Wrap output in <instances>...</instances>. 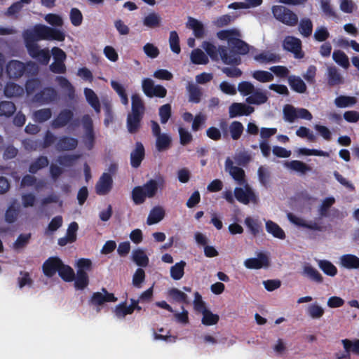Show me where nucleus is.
<instances>
[{
  "label": "nucleus",
  "mask_w": 359,
  "mask_h": 359,
  "mask_svg": "<svg viewBox=\"0 0 359 359\" xmlns=\"http://www.w3.org/2000/svg\"><path fill=\"white\" fill-rule=\"evenodd\" d=\"M302 275L318 284L323 282V277L321 273L309 263H306L304 265Z\"/></svg>",
  "instance_id": "obj_23"
},
{
  "label": "nucleus",
  "mask_w": 359,
  "mask_h": 359,
  "mask_svg": "<svg viewBox=\"0 0 359 359\" xmlns=\"http://www.w3.org/2000/svg\"><path fill=\"white\" fill-rule=\"evenodd\" d=\"M57 94L56 90L50 87L45 88L34 96L35 100L41 103L47 104L55 101Z\"/></svg>",
  "instance_id": "obj_24"
},
{
  "label": "nucleus",
  "mask_w": 359,
  "mask_h": 359,
  "mask_svg": "<svg viewBox=\"0 0 359 359\" xmlns=\"http://www.w3.org/2000/svg\"><path fill=\"white\" fill-rule=\"evenodd\" d=\"M49 163L46 156H41L32 162L29 167V172L32 174L36 173L39 170L48 166Z\"/></svg>",
  "instance_id": "obj_40"
},
{
  "label": "nucleus",
  "mask_w": 359,
  "mask_h": 359,
  "mask_svg": "<svg viewBox=\"0 0 359 359\" xmlns=\"http://www.w3.org/2000/svg\"><path fill=\"white\" fill-rule=\"evenodd\" d=\"M158 114L162 124H165L172 114V108L170 104H165L160 107Z\"/></svg>",
  "instance_id": "obj_61"
},
{
  "label": "nucleus",
  "mask_w": 359,
  "mask_h": 359,
  "mask_svg": "<svg viewBox=\"0 0 359 359\" xmlns=\"http://www.w3.org/2000/svg\"><path fill=\"white\" fill-rule=\"evenodd\" d=\"M100 292H93L89 299V304L93 306H102L107 302H116L118 299L114 293H110L105 287H102Z\"/></svg>",
  "instance_id": "obj_9"
},
{
  "label": "nucleus",
  "mask_w": 359,
  "mask_h": 359,
  "mask_svg": "<svg viewBox=\"0 0 359 359\" xmlns=\"http://www.w3.org/2000/svg\"><path fill=\"white\" fill-rule=\"evenodd\" d=\"M168 294L177 302H187V295L177 288L172 287L168 291Z\"/></svg>",
  "instance_id": "obj_59"
},
{
  "label": "nucleus",
  "mask_w": 359,
  "mask_h": 359,
  "mask_svg": "<svg viewBox=\"0 0 359 359\" xmlns=\"http://www.w3.org/2000/svg\"><path fill=\"white\" fill-rule=\"evenodd\" d=\"M74 113L71 109H64L61 110L56 118L51 122V126L54 129L61 128L69 124L73 119Z\"/></svg>",
  "instance_id": "obj_13"
},
{
  "label": "nucleus",
  "mask_w": 359,
  "mask_h": 359,
  "mask_svg": "<svg viewBox=\"0 0 359 359\" xmlns=\"http://www.w3.org/2000/svg\"><path fill=\"white\" fill-rule=\"evenodd\" d=\"M113 180L110 174L104 172L95 185L97 194L103 196L107 194L111 189Z\"/></svg>",
  "instance_id": "obj_14"
},
{
  "label": "nucleus",
  "mask_w": 359,
  "mask_h": 359,
  "mask_svg": "<svg viewBox=\"0 0 359 359\" xmlns=\"http://www.w3.org/2000/svg\"><path fill=\"white\" fill-rule=\"evenodd\" d=\"M283 116L286 121L293 123L297 118V111L290 104H286L283 107Z\"/></svg>",
  "instance_id": "obj_62"
},
{
  "label": "nucleus",
  "mask_w": 359,
  "mask_h": 359,
  "mask_svg": "<svg viewBox=\"0 0 359 359\" xmlns=\"http://www.w3.org/2000/svg\"><path fill=\"white\" fill-rule=\"evenodd\" d=\"M4 95L8 97H19L24 93V89L15 83H8L4 90Z\"/></svg>",
  "instance_id": "obj_32"
},
{
  "label": "nucleus",
  "mask_w": 359,
  "mask_h": 359,
  "mask_svg": "<svg viewBox=\"0 0 359 359\" xmlns=\"http://www.w3.org/2000/svg\"><path fill=\"white\" fill-rule=\"evenodd\" d=\"M203 48L213 61H218L220 58L224 64L233 66L239 65L242 62L240 56L229 55V49L224 46L217 48L213 43L205 41Z\"/></svg>",
  "instance_id": "obj_2"
},
{
  "label": "nucleus",
  "mask_w": 359,
  "mask_h": 359,
  "mask_svg": "<svg viewBox=\"0 0 359 359\" xmlns=\"http://www.w3.org/2000/svg\"><path fill=\"white\" fill-rule=\"evenodd\" d=\"M22 35L27 49L38 46L37 41H64L65 39L63 30L42 24H36L32 29L24 30Z\"/></svg>",
  "instance_id": "obj_1"
},
{
  "label": "nucleus",
  "mask_w": 359,
  "mask_h": 359,
  "mask_svg": "<svg viewBox=\"0 0 359 359\" xmlns=\"http://www.w3.org/2000/svg\"><path fill=\"white\" fill-rule=\"evenodd\" d=\"M245 190L241 187H236L234 189V196L241 203L248 205L250 202L255 204L258 203V198L254 191L246 183Z\"/></svg>",
  "instance_id": "obj_8"
},
{
  "label": "nucleus",
  "mask_w": 359,
  "mask_h": 359,
  "mask_svg": "<svg viewBox=\"0 0 359 359\" xmlns=\"http://www.w3.org/2000/svg\"><path fill=\"white\" fill-rule=\"evenodd\" d=\"M165 181L163 177H159L158 180H149L144 185L140 186L142 187L143 191L147 198H153L156 196L159 187H163Z\"/></svg>",
  "instance_id": "obj_18"
},
{
  "label": "nucleus",
  "mask_w": 359,
  "mask_h": 359,
  "mask_svg": "<svg viewBox=\"0 0 359 359\" xmlns=\"http://www.w3.org/2000/svg\"><path fill=\"white\" fill-rule=\"evenodd\" d=\"M78 145L77 139L68 136H62L59 138L55 144V149L59 151H72Z\"/></svg>",
  "instance_id": "obj_22"
},
{
  "label": "nucleus",
  "mask_w": 359,
  "mask_h": 359,
  "mask_svg": "<svg viewBox=\"0 0 359 359\" xmlns=\"http://www.w3.org/2000/svg\"><path fill=\"white\" fill-rule=\"evenodd\" d=\"M252 77L262 83L269 82L273 79V75L271 73L264 70L255 71L252 73Z\"/></svg>",
  "instance_id": "obj_64"
},
{
  "label": "nucleus",
  "mask_w": 359,
  "mask_h": 359,
  "mask_svg": "<svg viewBox=\"0 0 359 359\" xmlns=\"http://www.w3.org/2000/svg\"><path fill=\"white\" fill-rule=\"evenodd\" d=\"M287 217L291 223L298 226L318 231H323L324 227L316 222L310 221L309 222H307L302 218L299 217L291 212L287 213Z\"/></svg>",
  "instance_id": "obj_12"
},
{
  "label": "nucleus",
  "mask_w": 359,
  "mask_h": 359,
  "mask_svg": "<svg viewBox=\"0 0 359 359\" xmlns=\"http://www.w3.org/2000/svg\"><path fill=\"white\" fill-rule=\"evenodd\" d=\"M161 21V17L157 13H151L144 18L143 24L149 28H156L160 25Z\"/></svg>",
  "instance_id": "obj_51"
},
{
  "label": "nucleus",
  "mask_w": 359,
  "mask_h": 359,
  "mask_svg": "<svg viewBox=\"0 0 359 359\" xmlns=\"http://www.w3.org/2000/svg\"><path fill=\"white\" fill-rule=\"evenodd\" d=\"M191 60L196 65H206L209 62L207 55L198 48L195 49L191 52Z\"/></svg>",
  "instance_id": "obj_47"
},
{
  "label": "nucleus",
  "mask_w": 359,
  "mask_h": 359,
  "mask_svg": "<svg viewBox=\"0 0 359 359\" xmlns=\"http://www.w3.org/2000/svg\"><path fill=\"white\" fill-rule=\"evenodd\" d=\"M334 62L344 68L349 67V60L347 55L341 50H334L332 54Z\"/></svg>",
  "instance_id": "obj_57"
},
{
  "label": "nucleus",
  "mask_w": 359,
  "mask_h": 359,
  "mask_svg": "<svg viewBox=\"0 0 359 359\" xmlns=\"http://www.w3.org/2000/svg\"><path fill=\"white\" fill-rule=\"evenodd\" d=\"M344 351L338 352L335 353L337 359H348L350 358L351 353L359 354V339L351 341L348 339H342Z\"/></svg>",
  "instance_id": "obj_10"
},
{
  "label": "nucleus",
  "mask_w": 359,
  "mask_h": 359,
  "mask_svg": "<svg viewBox=\"0 0 359 359\" xmlns=\"http://www.w3.org/2000/svg\"><path fill=\"white\" fill-rule=\"evenodd\" d=\"M164 216L165 211L161 207H155L150 211L147 223L149 225L156 224L162 220Z\"/></svg>",
  "instance_id": "obj_33"
},
{
  "label": "nucleus",
  "mask_w": 359,
  "mask_h": 359,
  "mask_svg": "<svg viewBox=\"0 0 359 359\" xmlns=\"http://www.w3.org/2000/svg\"><path fill=\"white\" fill-rule=\"evenodd\" d=\"M283 47L284 50L293 53L295 58L301 59L304 57L302 41L295 36H285L283 41Z\"/></svg>",
  "instance_id": "obj_7"
},
{
  "label": "nucleus",
  "mask_w": 359,
  "mask_h": 359,
  "mask_svg": "<svg viewBox=\"0 0 359 359\" xmlns=\"http://www.w3.org/2000/svg\"><path fill=\"white\" fill-rule=\"evenodd\" d=\"M62 260L57 257H49L43 264V272L47 277H53L56 272L58 273L60 266L62 265Z\"/></svg>",
  "instance_id": "obj_16"
},
{
  "label": "nucleus",
  "mask_w": 359,
  "mask_h": 359,
  "mask_svg": "<svg viewBox=\"0 0 359 359\" xmlns=\"http://www.w3.org/2000/svg\"><path fill=\"white\" fill-rule=\"evenodd\" d=\"M254 111V108L243 103H233L229 107V116L234 118L240 116H248Z\"/></svg>",
  "instance_id": "obj_21"
},
{
  "label": "nucleus",
  "mask_w": 359,
  "mask_h": 359,
  "mask_svg": "<svg viewBox=\"0 0 359 359\" xmlns=\"http://www.w3.org/2000/svg\"><path fill=\"white\" fill-rule=\"evenodd\" d=\"M156 137V147L158 151L167 150L170 147L171 138L168 135L163 133Z\"/></svg>",
  "instance_id": "obj_45"
},
{
  "label": "nucleus",
  "mask_w": 359,
  "mask_h": 359,
  "mask_svg": "<svg viewBox=\"0 0 359 359\" xmlns=\"http://www.w3.org/2000/svg\"><path fill=\"white\" fill-rule=\"evenodd\" d=\"M239 35V32L235 29L221 30L217 33V36L219 39L227 40L229 46H230L231 41Z\"/></svg>",
  "instance_id": "obj_49"
},
{
  "label": "nucleus",
  "mask_w": 359,
  "mask_h": 359,
  "mask_svg": "<svg viewBox=\"0 0 359 359\" xmlns=\"http://www.w3.org/2000/svg\"><path fill=\"white\" fill-rule=\"evenodd\" d=\"M142 88L144 95L148 97L164 98L167 95L166 88L161 85H154V81L150 78H145L142 80Z\"/></svg>",
  "instance_id": "obj_5"
},
{
  "label": "nucleus",
  "mask_w": 359,
  "mask_h": 359,
  "mask_svg": "<svg viewBox=\"0 0 359 359\" xmlns=\"http://www.w3.org/2000/svg\"><path fill=\"white\" fill-rule=\"evenodd\" d=\"M318 266L327 276H334L337 273V267L330 261L320 260Z\"/></svg>",
  "instance_id": "obj_52"
},
{
  "label": "nucleus",
  "mask_w": 359,
  "mask_h": 359,
  "mask_svg": "<svg viewBox=\"0 0 359 359\" xmlns=\"http://www.w3.org/2000/svg\"><path fill=\"white\" fill-rule=\"evenodd\" d=\"M299 31L304 37H309L313 32V23L308 18H302L299 24Z\"/></svg>",
  "instance_id": "obj_39"
},
{
  "label": "nucleus",
  "mask_w": 359,
  "mask_h": 359,
  "mask_svg": "<svg viewBox=\"0 0 359 359\" xmlns=\"http://www.w3.org/2000/svg\"><path fill=\"white\" fill-rule=\"evenodd\" d=\"M287 80L289 86L294 92L301 94L306 92V85L299 76L291 75L288 76Z\"/></svg>",
  "instance_id": "obj_25"
},
{
  "label": "nucleus",
  "mask_w": 359,
  "mask_h": 359,
  "mask_svg": "<svg viewBox=\"0 0 359 359\" xmlns=\"http://www.w3.org/2000/svg\"><path fill=\"white\" fill-rule=\"evenodd\" d=\"M142 118L143 117L140 116L128 114L126 124L128 130L130 133L135 134L139 130Z\"/></svg>",
  "instance_id": "obj_27"
},
{
  "label": "nucleus",
  "mask_w": 359,
  "mask_h": 359,
  "mask_svg": "<svg viewBox=\"0 0 359 359\" xmlns=\"http://www.w3.org/2000/svg\"><path fill=\"white\" fill-rule=\"evenodd\" d=\"M285 165L291 170L300 172L301 174H305L306 172L311 170V168L309 165L298 160L286 162Z\"/></svg>",
  "instance_id": "obj_38"
},
{
  "label": "nucleus",
  "mask_w": 359,
  "mask_h": 359,
  "mask_svg": "<svg viewBox=\"0 0 359 359\" xmlns=\"http://www.w3.org/2000/svg\"><path fill=\"white\" fill-rule=\"evenodd\" d=\"M29 56L42 65H47L50 60V53L48 48L40 49L39 46L27 49Z\"/></svg>",
  "instance_id": "obj_11"
},
{
  "label": "nucleus",
  "mask_w": 359,
  "mask_h": 359,
  "mask_svg": "<svg viewBox=\"0 0 359 359\" xmlns=\"http://www.w3.org/2000/svg\"><path fill=\"white\" fill-rule=\"evenodd\" d=\"M74 286L77 290H83L89 284V278L86 271L77 270L76 276L74 278Z\"/></svg>",
  "instance_id": "obj_37"
},
{
  "label": "nucleus",
  "mask_w": 359,
  "mask_h": 359,
  "mask_svg": "<svg viewBox=\"0 0 359 359\" xmlns=\"http://www.w3.org/2000/svg\"><path fill=\"white\" fill-rule=\"evenodd\" d=\"M257 175L260 184L265 188H268L271 181V172L269 169L263 165L259 166Z\"/></svg>",
  "instance_id": "obj_44"
},
{
  "label": "nucleus",
  "mask_w": 359,
  "mask_h": 359,
  "mask_svg": "<svg viewBox=\"0 0 359 359\" xmlns=\"http://www.w3.org/2000/svg\"><path fill=\"white\" fill-rule=\"evenodd\" d=\"M187 89L189 93V101L192 103H199L203 95L201 88L194 83H189Z\"/></svg>",
  "instance_id": "obj_28"
},
{
  "label": "nucleus",
  "mask_w": 359,
  "mask_h": 359,
  "mask_svg": "<svg viewBox=\"0 0 359 359\" xmlns=\"http://www.w3.org/2000/svg\"><path fill=\"white\" fill-rule=\"evenodd\" d=\"M229 129L231 137L233 140H238L243 133L244 127L240 121H234L229 125Z\"/></svg>",
  "instance_id": "obj_43"
},
{
  "label": "nucleus",
  "mask_w": 359,
  "mask_h": 359,
  "mask_svg": "<svg viewBox=\"0 0 359 359\" xmlns=\"http://www.w3.org/2000/svg\"><path fill=\"white\" fill-rule=\"evenodd\" d=\"M131 100L132 106L131 113L130 114L143 117L145 111V107L142 98L139 95L134 94L132 95Z\"/></svg>",
  "instance_id": "obj_26"
},
{
  "label": "nucleus",
  "mask_w": 359,
  "mask_h": 359,
  "mask_svg": "<svg viewBox=\"0 0 359 359\" xmlns=\"http://www.w3.org/2000/svg\"><path fill=\"white\" fill-rule=\"evenodd\" d=\"M131 197L135 205L144 203L147 198L143 191L142 187L140 186H137L133 188L132 190Z\"/></svg>",
  "instance_id": "obj_55"
},
{
  "label": "nucleus",
  "mask_w": 359,
  "mask_h": 359,
  "mask_svg": "<svg viewBox=\"0 0 359 359\" xmlns=\"http://www.w3.org/2000/svg\"><path fill=\"white\" fill-rule=\"evenodd\" d=\"M357 102L355 97L339 95L334 100V104L337 107L344 108L351 107Z\"/></svg>",
  "instance_id": "obj_48"
},
{
  "label": "nucleus",
  "mask_w": 359,
  "mask_h": 359,
  "mask_svg": "<svg viewBox=\"0 0 359 359\" xmlns=\"http://www.w3.org/2000/svg\"><path fill=\"white\" fill-rule=\"evenodd\" d=\"M51 116L52 111L49 108L39 109L34 113V119L39 123L49 120Z\"/></svg>",
  "instance_id": "obj_63"
},
{
  "label": "nucleus",
  "mask_w": 359,
  "mask_h": 359,
  "mask_svg": "<svg viewBox=\"0 0 359 359\" xmlns=\"http://www.w3.org/2000/svg\"><path fill=\"white\" fill-rule=\"evenodd\" d=\"M271 12L273 17L281 23L290 26L294 27L298 24V16L290 8L275 5L271 8Z\"/></svg>",
  "instance_id": "obj_3"
},
{
  "label": "nucleus",
  "mask_w": 359,
  "mask_h": 359,
  "mask_svg": "<svg viewBox=\"0 0 359 359\" xmlns=\"http://www.w3.org/2000/svg\"><path fill=\"white\" fill-rule=\"evenodd\" d=\"M255 60L256 61L260 62L262 63H268V62H276L279 61V56L271 53L262 52L259 54H257L255 56Z\"/></svg>",
  "instance_id": "obj_56"
},
{
  "label": "nucleus",
  "mask_w": 359,
  "mask_h": 359,
  "mask_svg": "<svg viewBox=\"0 0 359 359\" xmlns=\"http://www.w3.org/2000/svg\"><path fill=\"white\" fill-rule=\"evenodd\" d=\"M132 257L133 262L140 267H146L149 264V257L141 249L133 250Z\"/></svg>",
  "instance_id": "obj_36"
},
{
  "label": "nucleus",
  "mask_w": 359,
  "mask_h": 359,
  "mask_svg": "<svg viewBox=\"0 0 359 359\" xmlns=\"http://www.w3.org/2000/svg\"><path fill=\"white\" fill-rule=\"evenodd\" d=\"M25 65L18 60H11L6 65V72L11 79L20 78L25 73Z\"/></svg>",
  "instance_id": "obj_17"
},
{
  "label": "nucleus",
  "mask_w": 359,
  "mask_h": 359,
  "mask_svg": "<svg viewBox=\"0 0 359 359\" xmlns=\"http://www.w3.org/2000/svg\"><path fill=\"white\" fill-rule=\"evenodd\" d=\"M268 97L266 93L260 90L255 89L253 93L246 98V102L249 104H262L266 102Z\"/></svg>",
  "instance_id": "obj_30"
},
{
  "label": "nucleus",
  "mask_w": 359,
  "mask_h": 359,
  "mask_svg": "<svg viewBox=\"0 0 359 359\" xmlns=\"http://www.w3.org/2000/svg\"><path fill=\"white\" fill-rule=\"evenodd\" d=\"M189 28L193 29L194 34L196 38H201L205 34V29L203 25L196 19L189 17Z\"/></svg>",
  "instance_id": "obj_42"
},
{
  "label": "nucleus",
  "mask_w": 359,
  "mask_h": 359,
  "mask_svg": "<svg viewBox=\"0 0 359 359\" xmlns=\"http://www.w3.org/2000/svg\"><path fill=\"white\" fill-rule=\"evenodd\" d=\"M244 222L251 234L254 236H257L262 232V224L258 219H254L251 217H247L245 219Z\"/></svg>",
  "instance_id": "obj_31"
},
{
  "label": "nucleus",
  "mask_w": 359,
  "mask_h": 359,
  "mask_svg": "<svg viewBox=\"0 0 359 359\" xmlns=\"http://www.w3.org/2000/svg\"><path fill=\"white\" fill-rule=\"evenodd\" d=\"M145 150L142 142H137L135 143V148L130 154V165L134 168H137L140 166L142 161L144 158Z\"/></svg>",
  "instance_id": "obj_19"
},
{
  "label": "nucleus",
  "mask_w": 359,
  "mask_h": 359,
  "mask_svg": "<svg viewBox=\"0 0 359 359\" xmlns=\"http://www.w3.org/2000/svg\"><path fill=\"white\" fill-rule=\"evenodd\" d=\"M266 229L268 233H271L275 238L284 239L285 233L284 231L274 222L269 220L266 222Z\"/></svg>",
  "instance_id": "obj_35"
},
{
  "label": "nucleus",
  "mask_w": 359,
  "mask_h": 359,
  "mask_svg": "<svg viewBox=\"0 0 359 359\" xmlns=\"http://www.w3.org/2000/svg\"><path fill=\"white\" fill-rule=\"evenodd\" d=\"M169 43L170 49L173 53L176 54L180 53V39L176 31H171L170 32Z\"/></svg>",
  "instance_id": "obj_60"
},
{
  "label": "nucleus",
  "mask_w": 359,
  "mask_h": 359,
  "mask_svg": "<svg viewBox=\"0 0 359 359\" xmlns=\"http://www.w3.org/2000/svg\"><path fill=\"white\" fill-rule=\"evenodd\" d=\"M84 95L88 104L97 113H100L101 109L100 103L95 93L92 89L86 88L84 89Z\"/></svg>",
  "instance_id": "obj_29"
},
{
  "label": "nucleus",
  "mask_w": 359,
  "mask_h": 359,
  "mask_svg": "<svg viewBox=\"0 0 359 359\" xmlns=\"http://www.w3.org/2000/svg\"><path fill=\"white\" fill-rule=\"evenodd\" d=\"M229 46L231 47V50H229V55L239 56L238 55H246L250 50L249 45L238 37L231 41Z\"/></svg>",
  "instance_id": "obj_20"
},
{
  "label": "nucleus",
  "mask_w": 359,
  "mask_h": 359,
  "mask_svg": "<svg viewBox=\"0 0 359 359\" xmlns=\"http://www.w3.org/2000/svg\"><path fill=\"white\" fill-rule=\"evenodd\" d=\"M341 262L344 267L346 269L359 268V258L353 255H345L341 257Z\"/></svg>",
  "instance_id": "obj_41"
},
{
  "label": "nucleus",
  "mask_w": 359,
  "mask_h": 359,
  "mask_svg": "<svg viewBox=\"0 0 359 359\" xmlns=\"http://www.w3.org/2000/svg\"><path fill=\"white\" fill-rule=\"evenodd\" d=\"M58 274L66 282H71L75 278L74 270L69 266L64 264L63 262H62L61 267L60 266Z\"/></svg>",
  "instance_id": "obj_46"
},
{
  "label": "nucleus",
  "mask_w": 359,
  "mask_h": 359,
  "mask_svg": "<svg viewBox=\"0 0 359 359\" xmlns=\"http://www.w3.org/2000/svg\"><path fill=\"white\" fill-rule=\"evenodd\" d=\"M244 264L246 268L250 269H259L269 266V259L266 255L259 252L257 257L247 259Z\"/></svg>",
  "instance_id": "obj_15"
},
{
  "label": "nucleus",
  "mask_w": 359,
  "mask_h": 359,
  "mask_svg": "<svg viewBox=\"0 0 359 359\" xmlns=\"http://www.w3.org/2000/svg\"><path fill=\"white\" fill-rule=\"evenodd\" d=\"M16 108L13 102L10 101H2L0 102V116L6 117L11 116L15 111Z\"/></svg>",
  "instance_id": "obj_53"
},
{
  "label": "nucleus",
  "mask_w": 359,
  "mask_h": 359,
  "mask_svg": "<svg viewBox=\"0 0 359 359\" xmlns=\"http://www.w3.org/2000/svg\"><path fill=\"white\" fill-rule=\"evenodd\" d=\"M202 314L203 318L201 322L206 326L216 325L219 320V317L217 314H214L208 309L204 310V312Z\"/></svg>",
  "instance_id": "obj_54"
},
{
  "label": "nucleus",
  "mask_w": 359,
  "mask_h": 359,
  "mask_svg": "<svg viewBox=\"0 0 359 359\" xmlns=\"http://www.w3.org/2000/svg\"><path fill=\"white\" fill-rule=\"evenodd\" d=\"M81 123L84 130L83 143L85 147L91 150L95 142V135L92 118L88 114H85L81 118Z\"/></svg>",
  "instance_id": "obj_4"
},
{
  "label": "nucleus",
  "mask_w": 359,
  "mask_h": 359,
  "mask_svg": "<svg viewBox=\"0 0 359 359\" xmlns=\"http://www.w3.org/2000/svg\"><path fill=\"white\" fill-rule=\"evenodd\" d=\"M187 265L185 261H180L170 267V277L175 280H180L184 274V268Z\"/></svg>",
  "instance_id": "obj_34"
},
{
  "label": "nucleus",
  "mask_w": 359,
  "mask_h": 359,
  "mask_svg": "<svg viewBox=\"0 0 359 359\" xmlns=\"http://www.w3.org/2000/svg\"><path fill=\"white\" fill-rule=\"evenodd\" d=\"M225 170L229 173L231 177L239 185H244L247 183L245 170L233 165V161L229 158H226L224 163Z\"/></svg>",
  "instance_id": "obj_6"
},
{
  "label": "nucleus",
  "mask_w": 359,
  "mask_h": 359,
  "mask_svg": "<svg viewBox=\"0 0 359 359\" xmlns=\"http://www.w3.org/2000/svg\"><path fill=\"white\" fill-rule=\"evenodd\" d=\"M114 312L116 316L118 318H124L127 315H130L133 313L132 308L127 305L126 301L116 305Z\"/></svg>",
  "instance_id": "obj_50"
},
{
  "label": "nucleus",
  "mask_w": 359,
  "mask_h": 359,
  "mask_svg": "<svg viewBox=\"0 0 359 359\" xmlns=\"http://www.w3.org/2000/svg\"><path fill=\"white\" fill-rule=\"evenodd\" d=\"M111 86L121 98L122 104L126 105L128 104V98L125 88L116 81H111Z\"/></svg>",
  "instance_id": "obj_58"
}]
</instances>
